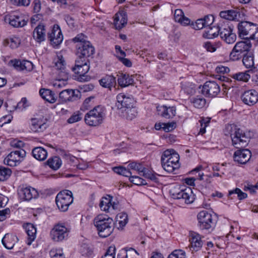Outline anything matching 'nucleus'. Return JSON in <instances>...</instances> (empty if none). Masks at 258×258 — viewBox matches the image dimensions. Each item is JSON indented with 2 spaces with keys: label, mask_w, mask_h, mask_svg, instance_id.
<instances>
[{
  "label": "nucleus",
  "mask_w": 258,
  "mask_h": 258,
  "mask_svg": "<svg viewBox=\"0 0 258 258\" xmlns=\"http://www.w3.org/2000/svg\"><path fill=\"white\" fill-rule=\"evenodd\" d=\"M139 253L134 248L123 249L117 255V258H138Z\"/></svg>",
  "instance_id": "nucleus-32"
},
{
  "label": "nucleus",
  "mask_w": 258,
  "mask_h": 258,
  "mask_svg": "<svg viewBox=\"0 0 258 258\" xmlns=\"http://www.w3.org/2000/svg\"><path fill=\"white\" fill-rule=\"evenodd\" d=\"M90 69V61L88 59L77 58L75 65L72 68L73 71L78 76H76L80 82H87L90 81L91 77L86 74Z\"/></svg>",
  "instance_id": "nucleus-5"
},
{
  "label": "nucleus",
  "mask_w": 258,
  "mask_h": 258,
  "mask_svg": "<svg viewBox=\"0 0 258 258\" xmlns=\"http://www.w3.org/2000/svg\"><path fill=\"white\" fill-rule=\"evenodd\" d=\"M242 57L243 63L247 68H253L255 69L254 67V57L252 52L246 53V54L243 55Z\"/></svg>",
  "instance_id": "nucleus-38"
},
{
  "label": "nucleus",
  "mask_w": 258,
  "mask_h": 258,
  "mask_svg": "<svg viewBox=\"0 0 258 258\" xmlns=\"http://www.w3.org/2000/svg\"><path fill=\"white\" fill-rule=\"evenodd\" d=\"M127 19L126 13L121 12L116 14L114 24L116 29L120 30L127 24Z\"/></svg>",
  "instance_id": "nucleus-26"
},
{
  "label": "nucleus",
  "mask_w": 258,
  "mask_h": 258,
  "mask_svg": "<svg viewBox=\"0 0 258 258\" xmlns=\"http://www.w3.org/2000/svg\"><path fill=\"white\" fill-rule=\"evenodd\" d=\"M192 25L196 30H200L205 27L202 18L198 19L195 23H192Z\"/></svg>",
  "instance_id": "nucleus-61"
},
{
  "label": "nucleus",
  "mask_w": 258,
  "mask_h": 258,
  "mask_svg": "<svg viewBox=\"0 0 258 258\" xmlns=\"http://www.w3.org/2000/svg\"><path fill=\"white\" fill-rule=\"evenodd\" d=\"M100 85L103 88L111 90L116 85V78L113 75H106L99 81Z\"/></svg>",
  "instance_id": "nucleus-24"
},
{
  "label": "nucleus",
  "mask_w": 258,
  "mask_h": 258,
  "mask_svg": "<svg viewBox=\"0 0 258 258\" xmlns=\"http://www.w3.org/2000/svg\"><path fill=\"white\" fill-rule=\"evenodd\" d=\"M51 258H63V253L60 249H53L49 252Z\"/></svg>",
  "instance_id": "nucleus-58"
},
{
  "label": "nucleus",
  "mask_w": 258,
  "mask_h": 258,
  "mask_svg": "<svg viewBox=\"0 0 258 258\" xmlns=\"http://www.w3.org/2000/svg\"><path fill=\"white\" fill-rule=\"evenodd\" d=\"M61 160L60 158L57 156H54L49 158L47 161V165L52 169H58L61 165Z\"/></svg>",
  "instance_id": "nucleus-40"
},
{
  "label": "nucleus",
  "mask_w": 258,
  "mask_h": 258,
  "mask_svg": "<svg viewBox=\"0 0 258 258\" xmlns=\"http://www.w3.org/2000/svg\"><path fill=\"white\" fill-rule=\"evenodd\" d=\"M224 133L225 136H230L233 146L240 149L235 152L233 158L235 162L239 164H245L250 159L251 153L248 149H241L245 148L248 144L251 137L250 132L245 133L234 124L226 126Z\"/></svg>",
  "instance_id": "nucleus-1"
},
{
  "label": "nucleus",
  "mask_w": 258,
  "mask_h": 258,
  "mask_svg": "<svg viewBox=\"0 0 258 258\" xmlns=\"http://www.w3.org/2000/svg\"><path fill=\"white\" fill-rule=\"evenodd\" d=\"M93 221L100 237H106L109 236L113 231V220L108 215L104 214L98 215L94 218Z\"/></svg>",
  "instance_id": "nucleus-2"
},
{
  "label": "nucleus",
  "mask_w": 258,
  "mask_h": 258,
  "mask_svg": "<svg viewBox=\"0 0 258 258\" xmlns=\"http://www.w3.org/2000/svg\"><path fill=\"white\" fill-rule=\"evenodd\" d=\"M104 111L100 106H97L89 111L85 116V121L90 126H97L102 123Z\"/></svg>",
  "instance_id": "nucleus-7"
},
{
  "label": "nucleus",
  "mask_w": 258,
  "mask_h": 258,
  "mask_svg": "<svg viewBox=\"0 0 258 258\" xmlns=\"http://www.w3.org/2000/svg\"><path fill=\"white\" fill-rule=\"evenodd\" d=\"M116 218L121 228L123 227L128 222L127 215L126 213H120L116 216Z\"/></svg>",
  "instance_id": "nucleus-47"
},
{
  "label": "nucleus",
  "mask_w": 258,
  "mask_h": 258,
  "mask_svg": "<svg viewBox=\"0 0 258 258\" xmlns=\"http://www.w3.org/2000/svg\"><path fill=\"white\" fill-rule=\"evenodd\" d=\"M199 226L200 228L203 229H210L213 228L215 226L212 215L206 211H202L198 215Z\"/></svg>",
  "instance_id": "nucleus-9"
},
{
  "label": "nucleus",
  "mask_w": 258,
  "mask_h": 258,
  "mask_svg": "<svg viewBox=\"0 0 258 258\" xmlns=\"http://www.w3.org/2000/svg\"><path fill=\"white\" fill-rule=\"evenodd\" d=\"M163 126L162 130L166 132H170L174 130L176 127V122L175 121H171L168 123H162Z\"/></svg>",
  "instance_id": "nucleus-52"
},
{
  "label": "nucleus",
  "mask_w": 258,
  "mask_h": 258,
  "mask_svg": "<svg viewBox=\"0 0 258 258\" xmlns=\"http://www.w3.org/2000/svg\"><path fill=\"white\" fill-rule=\"evenodd\" d=\"M12 172L10 168L0 166V181L7 180L11 176Z\"/></svg>",
  "instance_id": "nucleus-41"
},
{
  "label": "nucleus",
  "mask_w": 258,
  "mask_h": 258,
  "mask_svg": "<svg viewBox=\"0 0 258 258\" xmlns=\"http://www.w3.org/2000/svg\"><path fill=\"white\" fill-rule=\"evenodd\" d=\"M18 237L11 234L7 233L5 235L2 240L3 245L8 249L13 248L15 243L18 241Z\"/></svg>",
  "instance_id": "nucleus-27"
},
{
  "label": "nucleus",
  "mask_w": 258,
  "mask_h": 258,
  "mask_svg": "<svg viewBox=\"0 0 258 258\" xmlns=\"http://www.w3.org/2000/svg\"><path fill=\"white\" fill-rule=\"evenodd\" d=\"M20 198L25 201H30L36 198L38 196V191L32 187H26L21 189L19 192Z\"/></svg>",
  "instance_id": "nucleus-21"
},
{
  "label": "nucleus",
  "mask_w": 258,
  "mask_h": 258,
  "mask_svg": "<svg viewBox=\"0 0 258 258\" xmlns=\"http://www.w3.org/2000/svg\"><path fill=\"white\" fill-rule=\"evenodd\" d=\"M168 258H185V253L181 249H176L170 254Z\"/></svg>",
  "instance_id": "nucleus-53"
},
{
  "label": "nucleus",
  "mask_w": 258,
  "mask_h": 258,
  "mask_svg": "<svg viewBox=\"0 0 258 258\" xmlns=\"http://www.w3.org/2000/svg\"><path fill=\"white\" fill-rule=\"evenodd\" d=\"M8 43L13 48L17 47L20 44V39L18 37H14L8 40Z\"/></svg>",
  "instance_id": "nucleus-60"
},
{
  "label": "nucleus",
  "mask_w": 258,
  "mask_h": 258,
  "mask_svg": "<svg viewBox=\"0 0 258 258\" xmlns=\"http://www.w3.org/2000/svg\"><path fill=\"white\" fill-rule=\"evenodd\" d=\"M167 163H170L177 165V163L179 161V155L174 152L170 157L167 159Z\"/></svg>",
  "instance_id": "nucleus-59"
},
{
  "label": "nucleus",
  "mask_w": 258,
  "mask_h": 258,
  "mask_svg": "<svg viewBox=\"0 0 258 258\" xmlns=\"http://www.w3.org/2000/svg\"><path fill=\"white\" fill-rule=\"evenodd\" d=\"M135 101L134 98L130 95H126L124 93H119L116 96V102L115 106L117 111L120 109H124L126 107L133 106L135 105Z\"/></svg>",
  "instance_id": "nucleus-13"
},
{
  "label": "nucleus",
  "mask_w": 258,
  "mask_h": 258,
  "mask_svg": "<svg viewBox=\"0 0 258 258\" xmlns=\"http://www.w3.org/2000/svg\"><path fill=\"white\" fill-rule=\"evenodd\" d=\"M47 127L46 123L40 119L33 118L31 120L30 128L34 132H41Z\"/></svg>",
  "instance_id": "nucleus-25"
},
{
  "label": "nucleus",
  "mask_w": 258,
  "mask_h": 258,
  "mask_svg": "<svg viewBox=\"0 0 258 258\" xmlns=\"http://www.w3.org/2000/svg\"><path fill=\"white\" fill-rule=\"evenodd\" d=\"M117 81L119 86L126 87L133 84L134 82V80L132 76H130L127 74L121 73L119 75Z\"/></svg>",
  "instance_id": "nucleus-31"
},
{
  "label": "nucleus",
  "mask_w": 258,
  "mask_h": 258,
  "mask_svg": "<svg viewBox=\"0 0 258 258\" xmlns=\"http://www.w3.org/2000/svg\"><path fill=\"white\" fill-rule=\"evenodd\" d=\"M9 19V24L16 28L23 27L27 23L23 16L11 15Z\"/></svg>",
  "instance_id": "nucleus-28"
},
{
  "label": "nucleus",
  "mask_w": 258,
  "mask_h": 258,
  "mask_svg": "<svg viewBox=\"0 0 258 258\" xmlns=\"http://www.w3.org/2000/svg\"><path fill=\"white\" fill-rule=\"evenodd\" d=\"M243 14L239 10H230L222 11L220 13V16L223 19L235 21H240Z\"/></svg>",
  "instance_id": "nucleus-20"
},
{
  "label": "nucleus",
  "mask_w": 258,
  "mask_h": 258,
  "mask_svg": "<svg viewBox=\"0 0 258 258\" xmlns=\"http://www.w3.org/2000/svg\"><path fill=\"white\" fill-rule=\"evenodd\" d=\"M81 252L82 255L89 256L92 253L91 247L88 244L83 243L80 248Z\"/></svg>",
  "instance_id": "nucleus-51"
},
{
  "label": "nucleus",
  "mask_w": 258,
  "mask_h": 258,
  "mask_svg": "<svg viewBox=\"0 0 258 258\" xmlns=\"http://www.w3.org/2000/svg\"><path fill=\"white\" fill-rule=\"evenodd\" d=\"M76 47L78 58L88 59L95 52L94 47L90 42H85L81 45H77Z\"/></svg>",
  "instance_id": "nucleus-14"
},
{
  "label": "nucleus",
  "mask_w": 258,
  "mask_h": 258,
  "mask_svg": "<svg viewBox=\"0 0 258 258\" xmlns=\"http://www.w3.org/2000/svg\"><path fill=\"white\" fill-rule=\"evenodd\" d=\"M128 166L131 169L138 171L139 173L142 175V174H144L146 171H147V169L143 166L140 163L132 162L130 163Z\"/></svg>",
  "instance_id": "nucleus-45"
},
{
  "label": "nucleus",
  "mask_w": 258,
  "mask_h": 258,
  "mask_svg": "<svg viewBox=\"0 0 258 258\" xmlns=\"http://www.w3.org/2000/svg\"><path fill=\"white\" fill-rule=\"evenodd\" d=\"M117 112L121 117L130 120L136 118L138 114L137 110L135 105L132 107L130 106V107H126L124 109H121Z\"/></svg>",
  "instance_id": "nucleus-23"
},
{
  "label": "nucleus",
  "mask_w": 258,
  "mask_h": 258,
  "mask_svg": "<svg viewBox=\"0 0 258 258\" xmlns=\"http://www.w3.org/2000/svg\"><path fill=\"white\" fill-rule=\"evenodd\" d=\"M73 202V194L69 190L60 191L55 198L56 204L58 208L62 212L66 211Z\"/></svg>",
  "instance_id": "nucleus-8"
},
{
  "label": "nucleus",
  "mask_w": 258,
  "mask_h": 258,
  "mask_svg": "<svg viewBox=\"0 0 258 258\" xmlns=\"http://www.w3.org/2000/svg\"><path fill=\"white\" fill-rule=\"evenodd\" d=\"M48 38L54 46L59 45L63 40V36L58 25H54L51 32L48 34Z\"/></svg>",
  "instance_id": "nucleus-18"
},
{
  "label": "nucleus",
  "mask_w": 258,
  "mask_h": 258,
  "mask_svg": "<svg viewBox=\"0 0 258 258\" xmlns=\"http://www.w3.org/2000/svg\"><path fill=\"white\" fill-rule=\"evenodd\" d=\"M26 155V152L23 149L12 151L4 159L5 164L10 166H15L21 162V159L23 158Z\"/></svg>",
  "instance_id": "nucleus-11"
},
{
  "label": "nucleus",
  "mask_w": 258,
  "mask_h": 258,
  "mask_svg": "<svg viewBox=\"0 0 258 258\" xmlns=\"http://www.w3.org/2000/svg\"><path fill=\"white\" fill-rule=\"evenodd\" d=\"M130 181L137 185H143L147 184L146 180L138 176H131Z\"/></svg>",
  "instance_id": "nucleus-49"
},
{
  "label": "nucleus",
  "mask_w": 258,
  "mask_h": 258,
  "mask_svg": "<svg viewBox=\"0 0 258 258\" xmlns=\"http://www.w3.org/2000/svg\"><path fill=\"white\" fill-rule=\"evenodd\" d=\"M70 232L69 229L62 224H57L51 230L50 235L55 241H60L67 238Z\"/></svg>",
  "instance_id": "nucleus-12"
},
{
  "label": "nucleus",
  "mask_w": 258,
  "mask_h": 258,
  "mask_svg": "<svg viewBox=\"0 0 258 258\" xmlns=\"http://www.w3.org/2000/svg\"><path fill=\"white\" fill-rule=\"evenodd\" d=\"M221 27L219 25L209 27L203 34V37L207 39H213L220 35Z\"/></svg>",
  "instance_id": "nucleus-33"
},
{
  "label": "nucleus",
  "mask_w": 258,
  "mask_h": 258,
  "mask_svg": "<svg viewBox=\"0 0 258 258\" xmlns=\"http://www.w3.org/2000/svg\"><path fill=\"white\" fill-rule=\"evenodd\" d=\"M244 41L237 42L230 54V58L232 60H237L242 57L243 55L248 53L252 44L249 39H245Z\"/></svg>",
  "instance_id": "nucleus-6"
},
{
  "label": "nucleus",
  "mask_w": 258,
  "mask_h": 258,
  "mask_svg": "<svg viewBox=\"0 0 258 258\" xmlns=\"http://www.w3.org/2000/svg\"><path fill=\"white\" fill-rule=\"evenodd\" d=\"M93 89L94 86L92 84H85L79 86V89H80L82 93L92 91Z\"/></svg>",
  "instance_id": "nucleus-63"
},
{
  "label": "nucleus",
  "mask_w": 258,
  "mask_h": 258,
  "mask_svg": "<svg viewBox=\"0 0 258 258\" xmlns=\"http://www.w3.org/2000/svg\"><path fill=\"white\" fill-rule=\"evenodd\" d=\"M55 67L58 71V75L62 81H67L69 78V73L66 70V62L61 54L57 55L55 59Z\"/></svg>",
  "instance_id": "nucleus-17"
},
{
  "label": "nucleus",
  "mask_w": 258,
  "mask_h": 258,
  "mask_svg": "<svg viewBox=\"0 0 258 258\" xmlns=\"http://www.w3.org/2000/svg\"><path fill=\"white\" fill-rule=\"evenodd\" d=\"M83 114L80 111L75 112L68 119L67 122L69 123H73L82 119Z\"/></svg>",
  "instance_id": "nucleus-50"
},
{
  "label": "nucleus",
  "mask_w": 258,
  "mask_h": 258,
  "mask_svg": "<svg viewBox=\"0 0 258 258\" xmlns=\"http://www.w3.org/2000/svg\"><path fill=\"white\" fill-rule=\"evenodd\" d=\"M33 36L38 42H41L45 40V30L43 25H38L34 30Z\"/></svg>",
  "instance_id": "nucleus-29"
},
{
  "label": "nucleus",
  "mask_w": 258,
  "mask_h": 258,
  "mask_svg": "<svg viewBox=\"0 0 258 258\" xmlns=\"http://www.w3.org/2000/svg\"><path fill=\"white\" fill-rule=\"evenodd\" d=\"M162 116L166 118H172L175 115L176 108L174 106H162Z\"/></svg>",
  "instance_id": "nucleus-37"
},
{
  "label": "nucleus",
  "mask_w": 258,
  "mask_h": 258,
  "mask_svg": "<svg viewBox=\"0 0 258 258\" xmlns=\"http://www.w3.org/2000/svg\"><path fill=\"white\" fill-rule=\"evenodd\" d=\"M113 171L119 175L126 177H130L132 175V172L130 170L122 166L114 167Z\"/></svg>",
  "instance_id": "nucleus-46"
},
{
  "label": "nucleus",
  "mask_w": 258,
  "mask_h": 258,
  "mask_svg": "<svg viewBox=\"0 0 258 258\" xmlns=\"http://www.w3.org/2000/svg\"><path fill=\"white\" fill-rule=\"evenodd\" d=\"M205 27H208L212 25L214 22V18L213 15H209L202 18Z\"/></svg>",
  "instance_id": "nucleus-57"
},
{
  "label": "nucleus",
  "mask_w": 258,
  "mask_h": 258,
  "mask_svg": "<svg viewBox=\"0 0 258 258\" xmlns=\"http://www.w3.org/2000/svg\"><path fill=\"white\" fill-rule=\"evenodd\" d=\"M233 78L238 81L247 82L250 78V75L247 72H241L233 75Z\"/></svg>",
  "instance_id": "nucleus-48"
},
{
  "label": "nucleus",
  "mask_w": 258,
  "mask_h": 258,
  "mask_svg": "<svg viewBox=\"0 0 258 258\" xmlns=\"http://www.w3.org/2000/svg\"><path fill=\"white\" fill-rule=\"evenodd\" d=\"M177 166L176 164L167 163V160H165V159L162 157V168L167 172L171 173L173 172L177 167Z\"/></svg>",
  "instance_id": "nucleus-44"
},
{
  "label": "nucleus",
  "mask_w": 258,
  "mask_h": 258,
  "mask_svg": "<svg viewBox=\"0 0 258 258\" xmlns=\"http://www.w3.org/2000/svg\"><path fill=\"white\" fill-rule=\"evenodd\" d=\"M220 92L219 85L215 81H207L202 87V93L206 97H215Z\"/></svg>",
  "instance_id": "nucleus-10"
},
{
  "label": "nucleus",
  "mask_w": 258,
  "mask_h": 258,
  "mask_svg": "<svg viewBox=\"0 0 258 258\" xmlns=\"http://www.w3.org/2000/svg\"><path fill=\"white\" fill-rule=\"evenodd\" d=\"M192 103L195 107L201 108L206 105V99L201 96H197L192 99Z\"/></svg>",
  "instance_id": "nucleus-43"
},
{
  "label": "nucleus",
  "mask_w": 258,
  "mask_h": 258,
  "mask_svg": "<svg viewBox=\"0 0 258 258\" xmlns=\"http://www.w3.org/2000/svg\"><path fill=\"white\" fill-rule=\"evenodd\" d=\"M33 157L38 160L43 161L47 156V151L43 148L38 147H36L32 152Z\"/></svg>",
  "instance_id": "nucleus-36"
},
{
  "label": "nucleus",
  "mask_w": 258,
  "mask_h": 258,
  "mask_svg": "<svg viewBox=\"0 0 258 258\" xmlns=\"http://www.w3.org/2000/svg\"><path fill=\"white\" fill-rule=\"evenodd\" d=\"M10 63L17 70L30 71L33 69V63L28 60H11Z\"/></svg>",
  "instance_id": "nucleus-22"
},
{
  "label": "nucleus",
  "mask_w": 258,
  "mask_h": 258,
  "mask_svg": "<svg viewBox=\"0 0 258 258\" xmlns=\"http://www.w3.org/2000/svg\"><path fill=\"white\" fill-rule=\"evenodd\" d=\"M174 20L183 26H186L190 24V20L184 15L183 11L181 9H176L174 11Z\"/></svg>",
  "instance_id": "nucleus-30"
},
{
  "label": "nucleus",
  "mask_w": 258,
  "mask_h": 258,
  "mask_svg": "<svg viewBox=\"0 0 258 258\" xmlns=\"http://www.w3.org/2000/svg\"><path fill=\"white\" fill-rule=\"evenodd\" d=\"M188 240L190 242L188 248L192 252L198 251L202 247L203 241L199 233L194 231L190 232Z\"/></svg>",
  "instance_id": "nucleus-15"
},
{
  "label": "nucleus",
  "mask_w": 258,
  "mask_h": 258,
  "mask_svg": "<svg viewBox=\"0 0 258 258\" xmlns=\"http://www.w3.org/2000/svg\"><path fill=\"white\" fill-rule=\"evenodd\" d=\"M72 93H73L72 89H66L62 90L59 93V98L62 102L68 101H73Z\"/></svg>",
  "instance_id": "nucleus-42"
},
{
  "label": "nucleus",
  "mask_w": 258,
  "mask_h": 258,
  "mask_svg": "<svg viewBox=\"0 0 258 258\" xmlns=\"http://www.w3.org/2000/svg\"><path fill=\"white\" fill-rule=\"evenodd\" d=\"M73 41L75 43H78L77 45H81L82 43H85L86 42H89L87 40V37L83 33L78 34L73 39Z\"/></svg>",
  "instance_id": "nucleus-54"
},
{
  "label": "nucleus",
  "mask_w": 258,
  "mask_h": 258,
  "mask_svg": "<svg viewBox=\"0 0 258 258\" xmlns=\"http://www.w3.org/2000/svg\"><path fill=\"white\" fill-rule=\"evenodd\" d=\"M112 197L108 195V198H103L99 204V206L102 211L109 212Z\"/></svg>",
  "instance_id": "nucleus-39"
},
{
  "label": "nucleus",
  "mask_w": 258,
  "mask_h": 258,
  "mask_svg": "<svg viewBox=\"0 0 258 258\" xmlns=\"http://www.w3.org/2000/svg\"><path fill=\"white\" fill-rule=\"evenodd\" d=\"M179 185H172L170 186L169 194L174 199L180 200L186 204L192 203L195 200V196L190 188H181Z\"/></svg>",
  "instance_id": "nucleus-3"
},
{
  "label": "nucleus",
  "mask_w": 258,
  "mask_h": 258,
  "mask_svg": "<svg viewBox=\"0 0 258 258\" xmlns=\"http://www.w3.org/2000/svg\"><path fill=\"white\" fill-rule=\"evenodd\" d=\"M39 94L43 99L50 103H53L56 101L54 93L49 89H41Z\"/></svg>",
  "instance_id": "nucleus-35"
},
{
  "label": "nucleus",
  "mask_w": 258,
  "mask_h": 258,
  "mask_svg": "<svg viewBox=\"0 0 258 258\" xmlns=\"http://www.w3.org/2000/svg\"><path fill=\"white\" fill-rule=\"evenodd\" d=\"M142 175L145 178L150 179L155 182H159L158 178L156 177L154 174L150 172L148 169L144 174H142Z\"/></svg>",
  "instance_id": "nucleus-62"
},
{
  "label": "nucleus",
  "mask_w": 258,
  "mask_h": 258,
  "mask_svg": "<svg viewBox=\"0 0 258 258\" xmlns=\"http://www.w3.org/2000/svg\"><path fill=\"white\" fill-rule=\"evenodd\" d=\"M240 37L258 41V25L248 21H241L237 25Z\"/></svg>",
  "instance_id": "nucleus-4"
},
{
  "label": "nucleus",
  "mask_w": 258,
  "mask_h": 258,
  "mask_svg": "<svg viewBox=\"0 0 258 258\" xmlns=\"http://www.w3.org/2000/svg\"><path fill=\"white\" fill-rule=\"evenodd\" d=\"M201 123V127L200 130V133L202 135L204 134L206 132V127L208 126L210 122V118H202L199 121Z\"/></svg>",
  "instance_id": "nucleus-56"
},
{
  "label": "nucleus",
  "mask_w": 258,
  "mask_h": 258,
  "mask_svg": "<svg viewBox=\"0 0 258 258\" xmlns=\"http://www.w3.org/2000/svg\"><path fill=\"white\" fill-rule=\"evenodd\" d=\"M232 194L237 195V197L239 200H243L247 197V194L242 191L239 188H236L234 190L229 191V196H230Z\"/></svg>",
  "instance_id": "nucleus-55"
},
{
  "label": "nucleus",
  "mask_w": 258,
  "mask_h": 258,
  "mask_svg": "<svg viewBox=\"0 0 258 258\" xmlns=\"http://www.w3.org/2000/svg\"><path fill=\"white\" fill-rule=\"evenodd\" d=\"M220 36L226 43H233L236 40V35L233 32L232 29L228 25L221 26Z\"/></svg>",
  "instance_id": "nucleus-16"
},
{
  "label": "nucleus",
  "mask_w": 258,
  "mask_h": 258,
  "mask_svg": "<svg viewBox=\"0 0 258 258\" xmlns=\"http://www.w3.org/2000/svg\"><path fill=\"white\" fill-rule=\"evenodd\" d=\"M16 5L19 6H28L30 3V0H14Z\"/></svg>",
  "instance_id": "nucleus-64"
},
{
  "label": "nucleus",
  "mask_w": 258,
  "mask_h": 258,
  "mask_svg": "<svg viewBox=\"0 0 258 258\" xmlns=\"http://www.w3.org/2000/svg\"><path fill=\"white\" fill-rule=\"evenodd\" d=\"M241 98L245 104L251 106L258 101V93L254 90L245 91L241 96Z\"/></svg>",
  "instance_id": "nucleus-19"
},
{
  "label": "nucleus",
  "mask_w": 258,
  "mask_h": 258,
  "mask_svg": "<svg viewBox=\"0 0 258 258\" xmlns=\"http://www.w3.org/2000/svg\"><path fill=\"white\" fill-rule=\"evenodd\" d=\"M25 230L28 236L27 243L30 245L36 238V229L33 224H28L25 227Z\"/></svg>",
  "instance_id": "nucleus-34"
}]
</instances>
